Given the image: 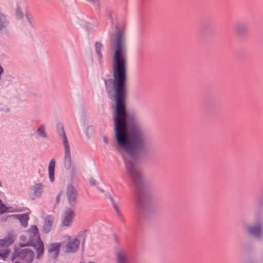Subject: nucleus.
<instances>
[{
  "label": "nucleus",
  "instance_id": "5701e85b",
  "mask_svg": "<svg viewBox=\"0 0 263 263\" xmlns=\"http://www.w3.org/2000/svg\"><path fill=\"white\" fill-rule=\"evenodd\" d=\"M16 14L18 19H22L23 17V14L19 8L16 10Z\"/></svg>",
  "mask_w": 263,
  "mask_h": 263
},
{
  "label": "nucleus",
  "instance_id": "f03ea898",
  "mask_svg": "<svg viewBox=\"0 0 263 263\" xmlns=\"http://www.w3.org/2000/svg\"><path fill=\"white\" fill-rule=\"evenodd\" d=\"M25 237L26 240H22L20 242V246L22 247L33 246L37 254L36 258H39L44 252V246L43 242L40 237L37 227L35 225L31 226Z\"/></svg>",
  "mask_w": 263,
  "mask_h": 263
},
{
  "label": "nucleus",
  "instance_id": "39448f33",
  "mask_svg": "<svg viewBox=\"0 0 263 263\" xmlns=\"http://www.w3.org/2000/svg\"><path fill=\"white\" fill-rule=\"evenodd\" d=\"M75 216L74 211L70 209H66L63 212L61 224L63 227L69 228L72 226L73 218Z\"/></svg>",
  "mask_w": 263,
  "mask_h": 263
},
{
  "label": "nucleus",
  "instance_id": "cd10ccee",
  "mask_svg": "<svg viewBox=\"0 0 263 263\" xmlns=\"http://www.w3.org/2000/svg\"><path fill=\"white\" fill-rule=\"evenodd\" d=\"M14 263H20V262L16 261V262H15Z\"/></svg>",
  "mask_w": 263,
  "mask_h": 263
},
{
  "label": "nucleus",
  "instance_id": "412c9836",
  "mask_svg": "<svg viewBox=\"0 0 263 263\" xmlns=\"http://www.w3.org/2000/svg\"><path fill=\"white\" fill-rule=\"evenodd\" d=\"M10 252L8 249L0 251V258L5 259L10 254Z\"/></svg>",
  "mask_w": 263,
  "mask_h": 263
},
{
  "label": "nucleus",
  "instance_id": "9d476101",
  "mask_svg": "<svg viewBox=\"0 0 263 263\" xmlns=\"http://www.w3.org/2000/svg\"><path fill=\"white\" fill-rule=\"evenodd\" d=\"M54 217L51 215H48L45 217L43 220V223L41 228V230L45 234L48 233L51 230Z\"/></svg>",
  "mask_w": 263,
  "mask_h": 263
},
{
  "label": "nucleus",
  "instance_id": "a878e982",
  "mask_svg": "<svg viewBox=\"0 0 263 263\" xmlns=\"http://www.w3.org/2000/svg\"><path fill=\"white\" fill-rule=\"evenodd\" d=\"M103 140H104V142L105 143H108V139L105 136H104L103 137Z\"/></svg>",
  "mask_w": 263,
  "mask_h": 263
},
{
  "label": "nucleus",
  "instance_id": "393cba45",
  "mask_svg": "<svg viewBox=\"0 0 263 263\" xmlns=\"http://www.w3.org/2000/svg\"><path fill=\"white\" fill-rule=\"evenodd\" d=\"M90 183L91 185H92V186H94V185H96V181H95V180H93V179H91V180H90Z\"/></svg>",
  "mask_w": 263,
  "mask_h": 263
},
{
  "label": "nucleus",
  "instance_id": "f257e3e1",
  "mask_svg": "<svg viewBox=\"0 0 263 263\" xmlns=\"http://www.w3.org/2000/svg\"><path fill=\"white\" fill-rule=\"evenodd\" d=\"M125 33L118 31L115 34L114 62L112 64L113 79L105 82L107 92H114L116 103L113 115L115 139L118 146L127 153L125 163L127 172H141L134 157L136 149L144 142L143 135L133 131L130 126V117L126 111L124 99L126 96L127 63Z\"/></svg>",
  "mask_w": 263,
  "mask_h": 263
},
{
  "label": "nucleus",
  "instance_id": "a211bd4d",
  "mask_svg": "<svg viewBox=\"0 0 263 263\" xmlns=\"http://www.w3.org/2000/svg\"><path fill=\"white\" fill-rule=\"evenodd\" d=\"M37 135L43 138H46L47 137L46 130H45V126L42 124L36 130Z\"/></svg>",
  "mask_w": 263,
  "mask_h": 263
},
{
  "label": "nucleus",
  "instance_id": "ddd939ff",
  "mask_svg": "<svg viewBox=\"0 0 263 263\" xmlns=\"http://www.w3.org/2000/svg\"><path fill=\"white\" fill-rule=\"evenodd\" d=\"M14 239L13 236L9 235L4 239H0V247H7L13 243Z\"/></svg>",
  "mask_w": 263,
  "mask_h": 263
},
{
  "label": "nucleus",
  "instance_id": "b1692460",
  "mask_svg": "<svg viewBox=\"0 0 263 263\" xmlns=\"http://www.w3.org/2000/svg\"><path fill=\"white\" fill-rule=\"evenodd\" d=\"M26 18L27 19L28 22L29 23L31 24H32L33 23V18L31 16L27 15H26Z\"/></svg>",
  "mask_w": 263,
  "mask_h": 263
},
{
  "label": "nucleus",
  "instance_id": "bb28decb",
  "mask_svg": "<svg viewBox=\"0 0 263 263\" xmlns=\"http://www.w3.org/2000/svg\"><path fill=\"white\" fill-rule=\"evenodd\" d=\"M114 207H115V208L117 212H118L119 209H118V206H117L116 205H114Z\"/></svg>",
  "mask_w": 263,
  "mask_h": 263
},
{
  "label": "nucleus",
  "instance_id": "20e7f679",
  "mask_svg": "<svg viewBox=\"0 0 263 263\" xmlns=\"http://www.w3.org/2000/svg\"><path fill=\"white\" fill-rule=\"evenodd\" d=\"M61 132L62 140L64 148V164L66 168H69L71 164L70 146L63 129H62Z\"/></svg>",
  "mask_w": 263,
  "mask_h": 263
},
{
  "label": "nucleus",
  "instance_id": "4be33fe9",
  "mask_svg": "<svg viewBox=\"0 0 263 263\" xmlns=\"http://www.w3.org/2000/svg\"><path fill=\"white\" fill-rule=\"evenodd\" d=\"M61 198H64L63 191L60 192L58 194L55 200L56 203L59 204L60 203L61 201Z\"/></svg>",
  "mask_w": 263,
  "mask_h": 263
},
{
  "label": "nucleus",
  "instance_id": "4468645a",
  "mask_svg": "<svg viewBox=\"0 0 263 263\" xmlns=\"http://www.w3.org/2000/svg\"><path fill=\"white\" fill-rule=\"evenodd\" d=\"M247 230L249 233L258 236L260 233L261 228L260 226L258 225L253 227H248L247 228Z\"/></svg>",
  "mask_w": 263,
  "mask_h": 263
},
{
  "label": "nucleus",
  "instance_id": "7ed1b4c3",
  "mask_svg": "<svg viewBox=\"0 0 263 263\" xmlns=\"http://www.w3.org/2000/svg\"><path fill=\"white\" fill-rule=\"evenodd\" d=\"M86 236L84 233L79 234L77 236L72 239L70 236L67 237V242L65 246L66 253L76 252L80 243L83 245L85 242Z\"/></svg>",
  "mask_w": 263,
  "mask_h": 263
},
{
  "label": "nucleus",
  "instance_id": "f8f14e48",
  "mask_svg": "<svg viewBox=\"0 0 263 263\" xmlns=\"http://www.w3.org/2000/svg\"><path fill=\"white\" fill-rule=\"evenodd\" d=\"M55 162L54 159H51L49 162L48 166V174L50 181L52 182L54 179V170Z\"/></svg>",
  "mask_w": 263,
  "mask_h": 263
},
{
  "label": "nucleus",
  "instance_id": "2eb2a0df",
  "mask_svg": "<svg viewBox=\"0 0 263 263\" xmlns=\"http://www.w3.org/2000/svg\"><path fill=\"white\" fill-rule=\"evenodd\" d=\"M247 30V26L242 23H238L235 26V31L238 35H243Z\"/></svg>",
  "mask_w": 263,
  "mask_h": 263
},
{
  "label": "nucleus",
  "instance_id": "6e6552de",
  "mask_svg": "<svg viewBox=\"0 0 263 263\" xmlns=\"http://www.w3.org/2000/svg\"><path fill=\"white\" fill-rule=\"evenodd\" d=\"M61 244L60 242H52L47 246V252L49 257L55 259L58 256Z\"/></svg>",
  "mask_w": 263,
  "mask_h": 263
},
{
  "label": "nucleus",
  "instance_id": "dca6fc26",
  "mask_svg": "<svg viewBox=\"0 0 263 263\" xmlns=\"http://www.w3.org/2000/svg\"><path fill=\"white\" fill-rule=\"evenodd\" d=\"M15 217H16L18 218L23 227H26L27 226L28 217L27 215L23 214L21 215H16Z\"/></svg>",
  "mask_w": 263,
  "mask_h": 263
},
{
  "label": "nucleus",
  "instance_id": "423d86ee",
  "mask_svg": "<svg viewBox=\"0 0 263 263\" xmlns=\"http://www.w3.org/2000/svg\"><path fill=\"white\" fill-rule=\"evenodd\" d=\"M17 256L24 263H31L34 258V252L29 249H24L17 252Z\"/></svg>",
  "mask_w": 263,
  "mask_h": 263
},
{
  "label": "nucleus",
  "instance_id": "1a4fd4ad",
  "mask_svg": "<svg viewBox=\"0 0 263 263\" xmlns=\"http://www.w3.org/2000/svg\"><path fill=\"white\" fill-rule=\"evenodd\" d=\"M43 191V184L41 183H36L30 188L29 195L34 200L41 197Z\"/></svg>",
  "mask_w": 263,
  "mask_h": 263
},
{
  "label": "nucleus",
  "instance_id": "aec40b11",
  "mask_svg": "<svg viewBox=\"0 0 263 263\" xmlns=\"http://www.w3.org/2000/svg\"><path fill=\"white\" fill-rule=\"evenodd\" d=\"M12 211L9 210V208H7L4 204H3L0 200V214H3L6 212H11Z\"/></svg>",
  "mask_w": 263,
  "mask_h": 263
},
{
  "label": "nucleus",
  "instance_id": "f3484780",
  "mask_svg": "<svg viewBox=\"0 0 263 263\" xmlns=\"http://www.w3.org/2000/svg\"><path fill=\"white\" fill-rule=\"evenodd\" d=\"M8 24L6 17L2 13H0V30L6 27Z\"/></svg>",
  "mask_w": 263,
  "mask_h": 263
},
{
  "label": "nucleus",
  "instance_id": "9b49d317",
  "mask_svg": "<svg viewBox=\"0 0 263 263\" xmlns=\"http://www.w3.org/2000/svg\"><path fill=\"white\" fill-rule=\"evenodd\" d=\"M117 263H128V253L125 250H118L116 253Z\"/></svg>",
  "mask_w": 263,
  "mask_h": 263
},
{
  "label": "nucleus",
  "instance_id": "0eeeda50",
  "mask_svg": "<svg viewBox=\"0 0 263 263\" xmlns=\"http://www.w3.org/2000/svg\"><path fill=\"white\" fill-rule=\"evenodd\" d=\"M66 196L69 204L73 205L77 201L78 192L76 188L71 184H68L66 187Z\"/></svg>",
  "mask_w": 263,
  "mask_h": 263
},
{
  "label": "nucleus",
  "instance_id": "6ab92c4d",
  "mask_svg": "<svg viewBox=\"0 0 263 263\" xmlns=\"http://www.w3.org/2000/svg\"><path fill=\"white\" fill-rule=\"evenodd\" d=\"M95 48L96 51L98 54V55L99 57V59L101 60L102 59V54L101 53V50L102 49V45L101 42H97L95 43Z\"/></svg>",
  "mask_w": 263,
  "mask_h": 263
}]
</instances>
